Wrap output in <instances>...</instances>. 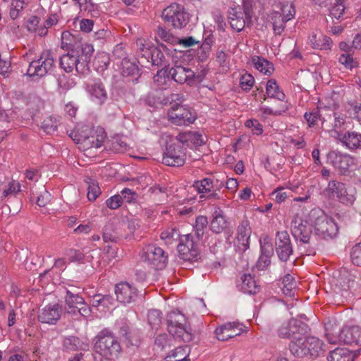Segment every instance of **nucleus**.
I'll list each match as a JSON object with an SVG mask.
<instances>
[{
  "instance_id": "1",
  "label": "nucleus",
  "mask_w": 361,
  "mask_h": 361,
  "mask_svg": "<svg viewBox=\"0 0 361 361\" xmlns=\"http://www.w3.org/2000/svg\"><path fill=\"white\" fill-rule=\"evenodd\" d=\"M71 139L80 145V148L84 151L92 148H99L106 139V133L102 128H92L83 126L74 130L70 133Z\"/></svg>"
},
{
  "instance_id": "2",
  "label": "nucleus",
  "mask_w": 361,
  "mask_h": 361,
  "mask_svg": "<svg viewBox=\"0 0 361 361\" xmlns=\"http://www.w3.org/2000/svg\"><path fill=\"white\" fill-rule=\"evenodd\" d=\"M167 326L169 334L184 342L192 340V334L187 325L185 315L180 311L170 312L167 316Z\"/></svg>"
},
{
  "instance_id": "3",
  "label": "nucleus",
  "mask_w": 361,
  "mask_h": 361,
  "mask_svg": "<svg viewBox=\"0 0 361 361\" xmlns=\"http://www.w3.org/2000/svg\"><path fill=\"white\" fill-rule=\"evenodd\" d=\"M281 6V12H274L271 16V23L276 35H281L285 28V23L293 18L295 14L294 0H274Z\"/></svg>"
},
{
  "instance_id": "4",
  "label": "nucleus",
  "mask_w": 361,
  "mask_h": 361,
  "mask_svg": "<svg viewBox=\"0 0 361 361\" xmlns=\"http://www.w3.org/2000/svg\"><path fill=\"white\" fill-rule=\"evenodd\" d=\"M94 350L104 357H117L121 348L116 338L107 331H102L95 338Z\"/></svg>"
},
{
  "instance_id": "5",
  "label": "nucleus",
  "mask_w": 361,
  "mask_h": 361,
  "mask_svg": "<svg viewBox=\"0 0 361 361\" xmlns=\"http://www.w3.org/2000/svg\"><path fill=\"white\" fill-rule=\"evenodd\" d=\"M54 68V56L50 51L47 50L30 63L27 75L30 77L42 78L52 71Z\"/></svg>"
},
{
  "instance_id": "6",
  "label": "nucleus",
  "mask_w": 361,
  "mask_h": 361,
  "mask_svg": "<svg viewBox=\"0 0 361 361\" xmlns=\"http://www.w3.org/2000/svg\"><path fill=\"white\" fill-rule=\"evenodd\" d=\"M198 240L192 233L182 235L178 245L180 258L184 261L197 262L200 255Z\"/></svg>"
},
{
  "instance_id": "7",
  "label": "nucleus",
  "mask_w": 361,
  "mask_h": 361,
  "mask_svg": "<svg viewBox=\"0 0 361 361\" xmlns=\"http://www.w3.org/2000/svg\"><path fill=\"white\" fill-rule=\"evenodd\" d=\"M141 259L155 269H163L166 266L168 256L155 245H147L142 249Z\"/></svg>"
},
{
  "instance_id": "8",
  "label": "nucleus",
  "mask_w": 361,
  "mask_h": 361,
  "mask_svg": "<svg viewBox=\"0 0 361 361\" xmlns=\"http://www.w3.org/2000/svg\"><path fill=\"white\" fill-rule=\"evenodd\" d=\"M162 17L166 22L171 23L175 28L183 27L189 21L188 15L183 7L176 3L164 9Z\"/></svg>"
},
{
  "instance_id": "9",
  "label": "nucleus",
  "mask_w": 361,
  "mask_h": 361,
  "mask_svg": "<svg viewBox=\"0 0 361 361\" xmlns=\"http://www.w3.org/2000/svg\"><path fill=\"white\" fill-rule=\"evenodd\" d=\"M185 152L183 145L176 139L169 143L163 157V163L169 166H180L184 164Z\"/></svg>"
},
{
  "instance_id": "10",
  "label": "nucleus",
  "mask_w": 361,
  "mask_h": 361,
  "mask_svg": "<svg viewBox=\"0 0 361 361\" xmlns=\"http://www.w3.org/2000/svg\"><path fill=\"white\" fill-rule=\"evenodd\" d=\"M315 233L324 239L333 238L338 231V228L334 219L321 212L314 221Z\"/></svg>"
},
{
  "instance_id": "11",
  "label": "nucleus",
  "mask_w": 361,
  "mask_h": 361,
  "mask_svg": "<svg viewBox=\"0 0 361 361\" xmlns=\"http://www.w3.org/2000/svg\"><path fill=\"white\" fill-rule=\"evenodd\" d=\"M169 120L177 126H188L196 120V116L190 109L178 104L173 105L168 111Z\"/></svg>"
},
{
  "instance_id": "12",
  "label": "nucleus",
  "mask_w": 361,
  "mask_h": 361,
  "mask_svg": "<svg viewBox=\"0 0 361 361\" xmlns=\"http://www.w3.org/2000/svg\"><path fill=\"white\" fill-rule=\"evenodd\" d=\"M60 66L66 73H71L75 70L78 73H85L87 70V59H82V61H81L79 51L78 50H71L61 57Z\"/></svg>"
},
{
  "instance_id": "13",
  "label": "nucleus",
  "mask_w": 361,
  "mask_h": 361,
  "mask_svg": "<svg viewBox=\"0 0 361 361\" xmlns=\"http://www.w3.org/2000/svg\"><path fill=\"white\" fill-rule=\"evenodd\" d=\"M193 187L200 194L201 198L206 197L211 201L220 199L218 192L220 191L222 184H216L211 178H205L195 181Z\"/></svg>"
},
{
  "instance_id": "14",
  "label": "nucleus",
  "mask_w": 361,
  "mask_h": 361,
  "mask_svg": "<svg viewBox=\"0 0 361 361\" xmlns=\"http://www.w3.org/2000/svg\"><path fill=\"white\" fill-rule=\"evenodd\" d=\"M136 46L140 51V63H144L145 61L152 65H158L159 61L157 59H154V56L155 54L157 56L161 55L162 52L152 44L150 42L147 41L143 38H139L136 40Z\"/></svg>"
},
{
  "instance_id": "15",
  "label": "nucleus",
  "mask_w": 361,
  "mask_h": 361,
  "mask_svg": "<svg viewBox=\"0 0 361 361\" xmlns=\"http://www.w3.org/2000/svg\"><path fill=\"white\" fill-rule=\"evenodd\" d=\"M290 230L292 235L298 241L307 243L312 235V227L298 216H295L291 221Z\"/></svg>"
},
{
  "instance_id": "16",
  "label": "nucleus",
  "mask_w": 361,
  "mask_h": 361,
  "mask_svg": "<svg viewBox=\"0 0 361 361\" xmlns=\"http://www.w3.org/2000/svg\"><path fill=\"white\" fill-rule=\"evenodd\" d=\"M305 332V326L300 321L291 319L283 323L278 329L279 336L283 338L294 340Z\"/></svg>"
},
{
  "instance_id": "17",
  "label": "nucleus",
  "mask_w": 361,
  "mask_h": 361,
  "mask_svg": "<svg viewBox=\"0 0 361 361\" xmlns=\"http://www.w3.org/2000/svg\"><path fill=\"white\" fill-rule=\"evenodd\" d=\"M355 276L345 268H343L336 274L332 280V285L335 286V292L341 293L343 290L347 291L353 287L355 281Z\"/></svg>"
},
{
  "instance_id": "18",
  "label": "nucleus",
  "mask_w": 361,
  "mask_h": 361,
  "mask_svg": "<svg viewBox=\"0 0 361 361\" xmlns=\"http://www.w3.org/2000/svg\"><path fill=\"white\" fill-rule=\"evenodd\" d=\"M327 161L332 164L341 173L345 174L353 164V158L346 154L331 151L327 154Z\"/></svg>"
},
{
  "instance_id": "19",
  "label": "nucleus",
  "mask_w": 361,
  "mask_h": 361,
  "mask_svg": "<svg viewBox=\"0 0 361 361\" xmlns=\"http://www.w3.org/2000/svg\"><path fill=\"white\" fill-rule=\"evenodd\" d=\"M276 250L279 259L284 262L287 261L293 253L290 236L287 231H283L277 233Z\"/></svg>"
},
{
  "instance_id": "20",
  "label": "nucleus",
  "mask_w": 361,
  "mask_h": 361,
  "mask_svg": "<svg viewBox=\"0 0 361 361\" xmlns=\"http://www.w3.org/2000/svg\"><path fill=\"white\" fill-rule=\"evenodd\" d=\"M115 294L118 302L128 304L135 302L137 297L136 287L127 282H121L115 286Z\"/></svg>"
},
{
  "instance_id": "21",
  "label": "nucleus",
  "mask_w": 361,
  "mask_h": 361,
  "mask_svg": "<svg viewBox=\"0 0 361 361\" xmlns=\"http://www.w3.org/2000/svg\"><path fill=\"white\" fill-rule=\"evenodd\" d=\"M90 99L97 104H104L107 99V92L100 80H94L88 82L86 85Z\"/></svg>"
},
{
  "instance_id": "22",
  "label": "nucleus",
  "mask_w": 361,
  "mask_h": 361,
  "mask_svg": "<svg viewBox=\"0 0 361 361\" xmlns=\"http://www.w3.org/2000/svg\"><path fill=\"white\" fill-rule=\"evenodd\" d=\"M347 116L340 112H334L323 117L322 128L326 130H334L336 134H341V130L346 123Z\"/></svg>"
},
{
  "instance_id": "23",
  "label": "nucleus",
  "mask_w": 361,
  "mask_h": 361,
  "mask_svg": "<svg viewBox=\"0 0 361 361\" xmlns=\"http://www.w3.org/2000/svg\"><path fill=\"white\" fill-rule=\"evenodd\" d=\"M62 308L58 303L46 305L39 312L38 319L42 323L55 324L60 319Z\"/></svg>"
},
{
  "instance_id": "24",
  "label": "nucleus",
  "mask_w": 361,
  "mask_h": 361,
  "mask_svg": "<svg viewBox=\"0 0 361 361\" xmlns=\"http://www.w3.org/2000/svg\"><path fill=\"white\" fill-rule=\"evenodd\" d=\"M243 331V325L236 322H229L216 328L215 334L218 340L227 341L240 335Z\"/></svg>"
},
{
  "instance_id": "25",
  "label": "nucleus",
  "mask_w": 361,
  "mask_h": 361,
  "mask_svg": "<svg viewBox=\"0 0 361 361\" xmlns=\"http://www.w3.org/2000/svg\"><path fill=\"white\" fill-rule=\"evenodd\" d=\"M251 235V227L247 219H243L237 229L235 245L242 250H246L249 247V240Z\"/></svg>"
},
{
  "instance_id": "26",
  "label": "nucleus",
  "mask_w": 361,
  "mask_h": 361,
  "mask_svg": "<svg viewBox=\"0 0 361 361\" xmlns=\"http://www.w3.org/2000/svg\"><path fill=\"white\" fill-rule=\"evenodd\" d=\"M340 141L347 149L355 151L361 149V133L356 131H347L338 134Z\"/></svg>"
},
{
  "instance_id": "27",
  "label": "nucleus",
  "mask_w": 361,
  "mask_h": 361,
  "mask_svg": "<svg viewBox=\"0 0 361 361\" xmlns=\"http://www.w3.org/2000/svg\"><path fill=\"white\" fill-rule=\"evenodd\" d=\"M169 74L174 81L180 84L185 82L190 84L195 76V73L191 69L181 66L172 67L169 71Z\"/></svg>"
},
{
  "instance_id": "28",
  "label": "nucleus",
  "mask_w": 361,
  "mask_h": 361,
  "mask_svg": "<svg viewBox=\"0 0 361 361\" xmlns=\"http://www.w3.org/2000/svg\"><path fill=\"white\" fill-rule=\"evenodd\" d=\"M228 20L231 26L237 32L241 31L246 24L249 25L251 21L247 20L246 16L240 11V8H231L228 11Z\"/></svg>"
},
{
  "instance_id": "29",
  "label": "nucleus",
  "mask_w": 361,
  "mask_h": 361,
  "mask_svg": "<svg viewBox=\"0 0 361 361\" xmlns=\"http://www.w3.org/2000/svg\"><path fill=\"white\" fill-rule=\"evenodd\" d=\"M176 140L180 141L183 145L185 144L190 147H198L205 143L202 135L195 131L179 133L176 137Z\"/></svg>"
},
{
  "instance_id": "30",
  "label": "nucleus",
  "mask_w": 361,
  "mask_h": 361,
  "mask_svg": "<svg viewBox=\"0 0 361 361\" xmlns=\"http://www.w3.org/2000/svg\"><path fill=\"white\" fill-rule=\"evenodd\" d=\"M325 336L327 341L331 344H341L344 343V326L341 329H338V327L334 326L331 322L325 324Z\"/></svg>"
},
{
  "instance_id": "31",
  "label": "nucleus",
  "mask_w": 361,
  "mask_h": 361,
  "mask_svg": "<svg viewBox=\"0 0 361 361\" xmlns=\"http://www.w3.org/2000/svg\"><path fill=\"white\" fill-rule=\"evenodd\" d=\"M213 219L211 221V229L213 232L219 233L228 227V222L224 212L219 207H216L212 214Z\"/></svg>"
},
{
  "instance_id": "32",
  "label": "nucleus",
  "mask_w": 361,
  "mask_h": 361,
  "mask_svg": "<svg viewBox=\"0 0 361 361\" xmlns=\"http://www.w3.org/2000/svg\"><path fill=\"white\" fill-rule=\"evenodd\" d=\"M344 344L361 345V327L359 326H345Z\"/></svg>"
},
{
  "instance_id": "33",
  "label": "nucleus",
  "mask_w": 361,
  "mask_h": 361,
  "mask_svg": "<svg viewBox=\"0 0 361 361\" xmlns=\"http://www.w3.org/2000/svg\"><path fill=\"white\" fill-rule=\"evenodd\" d=\"M308 43L314 49L326 50L331 49L332 42L321 33H312L308 37Z\"/></svg>"
},
{
  "instance_id": "34",
  "label": "nucleus",
  "mask_w": 361,
  "mask_h": 361,
  "mask_svg": "<svg viewBox=\"0 0 361 361\" xmlns=\"http://www.w3.org/2000/svg\"><path fill=\"white\" fill-rule=\"evenodd\" d=\"M66 310L68 314H76V310L81 305H84V298L78 294H73L70 290L66 291L65 296Z\"/></svg>"
},
{
  "instance_id": "35",
  "label": "nucleus",
  "mask_w": 361,
  "mask_h": 361,
  "mask_svg": "<svg viewBox=\"0 0 361 361\" xmlns=\"http://www.w3.org/2000/svg\"><path fill=\"white\" fill-rule=\"evenodd\" d=\"M240 290L247 294H255L259 291L260 286L250 274H245L241 276Z\"/></svg>"
},
{
  "instance_id": "36",
  "label": "nucleus",
  "mask_w": 361,
  "mask_h": 361,
  "mask_svg": "<svg viewBox=\"0 0 361 361\" xmlns=\"http://www.w3.org/2000/svg\"><path fill=\"white\" fill-rule=\"evenodd\" d=\"M121 73L124 77H135V80H137L140 75L136 62L128 58H124L121 61Z\"/></svg>"
},
{
  "instance_id": "37",
  "label": "nucleus",
  "mask_w": 361,
  "mask_h": 361,
  "mask_svg": "<svg viewBox=\"0 0 361 361\" xmlns=\"http://www.w3.org/2000/svg\"><path fill=\"white\" fill-rule=\"evenodd\" d=\"M306 345L307 348L305 349L306 355L317 356L324 351L323 342L317 337H307Z\"/></svg>"
},
{
  "instance_id": "38",
  "label": "nucleus",
  "mask_w": 361,
  "mask_h": 361,
  "mask_svg": "<svg viewBox=\"0 0 361 361\" xmlns=\"http://www.w3.org/2000/svg\"><path fill=\"white\" fill-rule=\"evenodd\" d=\"M307 338L300 335L297 338L292 340L290 343V350L296 357H302L306 356L305 349L307 348Z\"/></svg>"
},
{
  "instance_id": "39",
  "label": "nucleus",
  "mask_w": 361,
  "mask_h": 361,
  "mask_svg": "<svg viewBox=\"0 0 361 361\" xmlns=\"http://www.w3.org/2000/svg\"><path fill=\"white\" fill-rule=\"evenodd\" d=\"M355 355L348 348H336L327 357L328 361H354Z\"/></svg>"
},
{
  "instance_id": "40",
  "label": "nucleus",
  "mask_w": 361,
  "mask_h": 361,
  "mask_svg": "<svg viewBox=\"0 0 361 361\" xmlns=\"http://www.w3.org/2000/svg\"><path fill=\"white\" fill-rule=\"evenodd\" d=\"M345 186L343 183L331 180L324 190V194L329 199L337 200L338 196L341 195L342 191L345 192Z\"/></svg>"
},
{
  "instance_id": "41",
  "label": "nucleus",
  "mask_w": 361,
  "mask_h": 361,
  "mask_svg": "<svg viewBox=\"0 0 361 361\" xmlns=\"http://www.w3.org/2000/svg\"><path fill=\"white\" fill-rule=\"evenodd\" d=\"M63 347L69 351L86 350L88 348V344L80 341L78 337L70 336L64 338L63 342Z\"/></svg>"
},
{
  "instance_id": "42",
  "label": "nucleus",
  "mask_w": 361,
  "mask_h": 361,
  "mask_svg": "<svg viewBox=\"0 0 361 361\" xmlns=\"http://www.w3.org/2000/svg\"><path fill=\"white\" fill-rule=\"evenodd\" d=\"M188 347L180 346L171 350L166 356V361H190Z\"/></svg>"
},
{
  "instance_id": "43",
  "label": "nucleus",
  "mask_w": 361,
  "mask_h": 361,
  "mask_svg": "<svg viewBox=\"0 0 361 361\" xmlns=\"http://www.w3.org/2000/svg\"><path fill=\"white\" fill-rule=\"evenodd\" d=\"M282 285L281 289L284 295L289 297H293L295 295L297 283L292 275L289 274H286L283 278Z\"/></svg>"
},
{
  "instance_id": "44",
  "label": "nucleus",
  "mask_w": 361,
  "mask_h": 361,
  "mask_svg": "<svg viewBox=\"0 0 361 361\" xmlns=\"http://www.w3.org/2000/svg\"><path fill=\"white\" fill-rule=\"evenodd\" d=\"M252 63L255 68L264 75H270L274 71L273 64L264 58L255 56Z\"/></svg>"
},
{
  "instance_id": "45",
  "label": "nucleus",
  "mask_w": 361,
  "mask_h": 361,
  "mask_svg": "<svg viewBox=\"0 0 361 361\" xmlns=\"http://www.w3.org/2000/svg\"><path fill=\"white\" fill-rule=\"evenodd\" d=\"M266 94L268 97L276 98L280 101L285 99V94L277 85L275 80H269L266 85Z\"/></svg>"
},
{
  "instance_id": "46",
  "label": "nucleus",
  "mask_w": 361,
  "mask_h": 361,
  "mask_svg": "<svg viewBox=\"0 0 361 361\" xmlns=\"http://www.w3.org/2000/svg\"><path fill=\"white\" fill-rule=\"evenodd\" d=\"M180 237L179 231L172 227L164 229L160 234L161 239L166 245H171L178 240H180Z\"/></svg>"
},
{
  "instance_id": "47",
  "label": "nucleus",
  "mask_w": 361,
  "mask_h": 361,
  "mask_svg": "<svg viewBox=\"0 0 361 361\" xmlns=\"http://www.w3.org/2000/svg\"><path fill=\"white\" fill-rule=\"evenodd\" d=\"M58 88L60 93H66L72 89L75 82L73 78L66 75H60L57 78Z\"/></svg>"
},
{
  "instance_id": "48",
  "label": "nucleus",
  "mask_w": 361,
  "mask_h": 361,
  "mask_svg": "<svg viewBox=\"0 0 361 361\" xmlns=\"http://www.w3.org/2000/svg\"><path fill=\"white\" fill-rule=\"evenodd\" d=\"M340 202L346 205H351L355 200V190L352 187L345 186V192L342 191L341 195L337 199Z\"/></svg>"
},
{
  "instance_id": "49",
  "label": "nucleus",
  "mask_w": 361,
  "mask_h": 361,
  "mask_svg": "<svg viewBox=\"0 0 361 361\" xmlns=\"http://www.w3.org/2000/svg\"><path fill=\"white\" fill-rule=\"evenodd\" d=\"M208 225L207 218L204 216H198L196 218L195 224L194 226V232L195 237L197 240H200L204 233V230Z\"/></svg>"
},
{
  "instance_id": "50",
  "label": "nucleus",
  "mask_w": 361,
  "mask_h": 361,
  "mask_svg": "<svg viewBox=\"0 0 361 361\" xmlns=\"http://www.w3.org/2000/svg\"><path fill=\"white\" fill-rule=\"evenodd\" d=\"M157 35L162 41L171 44H176L178 42V38L161 26L158 27Z\"/></svg>"
},
{
  "instance_id": "51",
  "label": "nucleus",
  "mask_w": 361,
  "mask_h": 361,
  "mask_svg": "<svg viewBox=\"0 0 361 361\" xmlns=\"http://www.w3.org/2000/svg\"><path fill=\"white\" fill-rule=\"evenodd\" d=\"M304 118L310 128L314 127L318 121H321L322 122L323 120L318 109H314L310 112H306L304 115Z\"/></svg>"
},
{
  "instance_id": "52",
  "label": "nucleus",
  "mask_w": 361,
  "mask_h": 361,
  "mask_svg": "<svg viewBox=\"0 0 361 361\" xmlns=\"http://www.w3.org/2000/svg\"><path fill=\"white\" fill-rule=\"evenodd\" d=\"M147 319L151 327L157 329L161 323V313L157 310H151L148 312Z\"/></svg>"
},
{
  "instance_id": "53",
  "label": "nucleus",
  "mask_w": 361,
  "mask_h": 361,
  "mask_svg": "<svg viewBox=\"0 0 361 361\" xmlns=\"http://www.w3.org/2000/svg\"><path fill=\"white\" fill-rule=\"evenodd\" d=\"M59 125V122L56 119V118L54 116H50L44 120V121L42 123V128L44 132L51 134L56 131Z\"/></svg>"
},
{
  "instance_id": "54",
  "label": "nucleus",
  "mask_w": 361,
  "mask_h": 361,
  "mask_svg": "<svg viewBox=\"0 0 361 361\" xmlns=\"http://www.w3.org/2000/svg\"><path fill=\"white\" fill-rule=\"evenodd\" d=\"M153 80L156 85L161 89H165L168 82H170L169 77L166 75V71L163 69L157 71Z\"/></svg>"
},
{
  "instance_id": "55",
  "label": "nucleus",
  "mask_w": 361,
  "mask_h": 361,
  "mask_svg": "<svg viewBox=\"0 0 361 361\" xmlns=\"http://www.w3.org/2000/svg\"><path fill=\"white\" fill-rule=\"evenodd\" d=\"M20 190V184L16 180L10 181L2 192L1 197L16 195Z\"/></svg>"
},
{
  "instance_id": "56",
  "label": "nucleus",
  "mask_w": 361,
  "mask_h": 361,
  "mask_svg": "<svg viewBox=\"0 0 361 361\" xmlns=\"http://www.w3.org/2000/svg\"><path fill=\"white\" fill-rule=\"evenodd\" d=\"M255 84L254 77L249 73H244L240 78V86L243 90L250 91Z\"/></svg>"
},
{
  "instance_id": "57",
  "label": "nucleus",
  "mask_w": 361,
  "mask_h": 361,
  "mask_svg": "<svg viewBox=\"0 0 361 361\" xmlns=\"http://www.w3.org/2000/svg\"><path fill=\"white\" fill-rule=\"evenodd\" d=\"M109 56L105 54L102 53L100 54H98L94 61V65L95 66L97 70L103 71L106 69L109 64Z\"/></svg>"
},
{
  "instance_id": "58",
  "label": "nucleus",
  "mask_w": 361,
  "mask_h": 361,
  "mask_svg": "<svg viewBox=\"0 0 361 361\" xmlns=\"http://www.w3.org/2000/svg\"><path fill=\"white\" fill-rule=\"evenodd\" d=\"M87 183L89 185L87 191V198L90 201H94L100 195V188L98 184L92 179H90V182H87Z\"/></svg>"
},
{
  "instance_id": "59",
  "label": "nucleus",
  "mask_w": 361,
  "mask_h": 361,
  "mask_svg": "<svg viewBox=\"0 0 361 361\" xmlns=\"http://www.w3.org/2000/svg\"><path fill=\"white\" fill-rule=\"evenodd\" d=\"M338 61L348 69L357 66V63L354 60L351 54H342L338 58Z\"/></svg>"
},
{
  "instance_id": "60",
  "label": "nucleus",
  "mask_w": 361,
  "mask_h": 361,
  "mask_svg": "<svg viewBox=\"0 0 361 361\" xmlns=\"http://www.w3.org/2000/svg\"><path fill=\"white\" fill-rule=\"evenodd\" d=\"M350 259L353 264L361 267V243L353 247L350 252Z\"/></svg>"
},
{
  "instance_id": "61",
  "label": "nucleus",
  "mask_w": 361,
  "mask_h": 361,
  "mask_svg": "<svg viewBox=\"0 0 361 361\" xmlns=\"http://www.w3.org/2000/svg\"><path fill=\"white\" fill-rule=\"evenodd\" d=\"M245 126L248 128H251L255 135H259L263 133L262 126L256 119L247 120Z\"/></svg>"
},
{
  "instance_id": "62",
  "label": "nucleus",
  "mask_w": 361,
  "mask_h": 361,
  "mask_svg": "<svg viewBox=\"0 0 361 361\" xmlns=\"http://www.w3.org/2000/svg\"><path fill=\"white\" fill-rule=\"evenodd\" d=\"M44 105L43 101L37 96H30L27 101V106L33 111H39Z\"/></svg>"
},
{
  "instance_id": "63",
  "label": "nucleus",
  "mask_w": 361,
  "mask_h": 361,
  "mask_svg": "<svg viewBox=\"0 0 361 361\" xmlns=\"http://www.w3.org/2000/svg\"><path fill=\"white\" fill-rule=\"evenodd\" d=\"M288 109V107L286 104L281 106V107L279 109L274 110L273 109L268 106H261L259 110L264 115H273V116H279L283 113L286 112Z\"/></svg>"
},
{
  "instance_id": "64",
  "label": "nucleus",
  "mask_w": 361,
  "mask_h": 361,
  "mask_svg": "<svg viewBox=\"0 0 361 361\" xmlns=\"http://www.w3.org/2000/svg\"><path fill=\"white\" fill-rule=\"evenodd\" d=\"M122 202V196L118 194L107 199L106 201V204L111 209H116L121 207Z\"/></svg>"
}]
</instances>
